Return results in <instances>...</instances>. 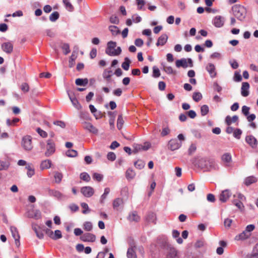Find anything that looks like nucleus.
I'll return each instance as SVG.
<instances>
[{
	"label": "nucleus",
	"mask_w": 258,
	"mask_h": 258,
	"mask_svg": "<svg viewBox=\"0 0 258 258\" xmlns=\"http://www.w3.org/2000/svg\"><path fill=\"white\" fill-rule=\"evenodd\" d=\"M193 164L204 171H210L213 169L216 170L217 168V165L214 160L205 157L195 159Z\"/></svg>",
	"instance_id": "obj_1"
},
{
	"label": "nucleus",
	"mask_w": 258,
	"mask_h": 258,
	"mask_svg": "<svg viewBox=\"0 0 258 258\" xmlns=\"http://www.w3.org/2000/svg\"><path fill=\"white\" fill-rule=\"evenodd\" d=\"M232 11L234 16L239 21H243L246 16V10L244 7L235 5L232 8Z\"/></svg>",
	"instance_id": "obj_2"
},
{
	"label": "nucleus",
	"mask_w": 258,
	"mask_h": 258,
	"mask_svg": "<svg viewBox=\"0 0 258 258\" xmlns=\"http://www.w3.org/2000/svg\"><path fill=\"white\" fill-rule=\"evenodd\" d=\"M32 137L29 135L24 136L22 139L21 145L23 149L27 152L30 151L33 149Z\"/></svg>",
	"instance_id": "obj_3"
},
{
	"label": "nucleus",
	"mask_w": 258,
	"mask_h": 258,
	"mask_svg": "<svg viewBox=\"0 0 258 258\" xmlns=\"http://www.w3.org/2000/svg\"><path fill=\"white\" fill-rule=\"evenodd\" d=\"M175 65L177 68L182 67L183 68H186L188 67H192L193 62L191 58H182L180 59H177L175 61Z\"/></svg>",
	"instance_id": "obj_4"
},
{
	"label": "nucleus",
	"mask_w": 258,
	"mask_h": 258,
	"mask_svg": "<svg viewBox=\"0 0 258 258\" xmlns=\"http://www.w3.org/2000/svg\"><path fill=\"white\" fill-rule=\"evenodd\" d=\"M55 152V144L54 141L51 139H48L47 141L46 151L45 152L46 157L51 156Z\"/></svg>",
	"instance_id": "obj_5"
},
{
	"label": "nucleus",
	"mask_w": 258,
	"mask_h": 258,
	"mask_svg": "<svg viewBox=\"0 0 258 258\" xmlns=\"http://www.w3.org/2000/svg\"><path fill=\"white\" fill-rule=\"evenodd\" d=\"M81 123L83 128L88 131L90 133L94 134H97L98 133V129L95 127L91 123L87 122L86 121H82Z\"/></svg>",
	"instance_id": "obj_6"
},
{
	"label": "nucleus",
	"mask_w": 258,
	"mask_h": 258,
	"mask_svg": "<svg viewBox=\"0 0 258 258\" xmlns=\"http://www.w3.org/2000/svg\"><path fill=\"white\" fill-rule=\"evenodd\" d=\"M2 50L8 54L12 53L13 51V44L11 42H5L2 44Z\"/></svg>",
	"instance_id": "obj_7"
},
{
	"label": "nucleus",
	"mask_w": 258,
	"mask_h": 258,
	"mask_svg": "<svg viewBox=\"0 0 258 258\" xmlns=\"http://www.w3.org/2000/svg\"><path fill=\"white\" fill-rule=\"evenodd\" d=\"M80 239L83 242H93L96 240V236L91 233H85L80 236Z\"/></svg>",
	"instance_id": "obj_8"
},
{
	"label": "nucleus",
	"mask_w": 258,
	"mask_h": 258,
	"mask_svg": "<svg viewBox=\"0 0 258 258\" xmlns=\"http://www.w3.org/2000/svg\"><path fill=\"white\" fill-rule=\"evenodd\" d=\"M181 142H178L176 139H172L168 142V148L172 151H174L179 149L181 146Z\"/></svg>",
	"instance_id": "obj_9"
},
{
	"label": "nucleus",
	"mask_w": 258,
	"mask_h": 258,
	"mask_svg": "<svg viewBox=\"0 0 258 258\" xmlns=\"http://www.w3.org/2000/svg\"><path fill=\"white\" fill-rule=\"evenodd\" d=\"M225 22V19L221 16H215L212 20V23L217 28L222 27Z\"/></svg>",
	"instance_id": "obj_10"
},
{
	"label": "nucleus",
	"mask_w": 258,
	"mask_h": 258,
	"mask_svg": "<svg viewBox=\"0 0 258 258\" xmlns=\"http://www.w3.org/2000/svg\"><path fill=\"white\" fill-rule=\"evenodd\" d=\"M157 243L161 248L165 249L166 251L169 250L170 247H173L168 242L166 238H158Z\"/></svg>",
	"instance_id": "obj_11"
},
{
	"label": "nucleus",
	"mask_w": 258,
	"mask_h": 258,
	"mask_svg": "<svg viewBox=\"0 0 258 258\" xmlns=\"http://www.w3.org/2000/svg\"><path fill=\"white\" fill-rule=\"evenodd\" d=\"M48 192L50 196L53 197L58 200H61L66 198V196L58 190L48 188Z\"/></svg>",
	"instance_id": "obj_12"
},
{
	"label": "nucleus",
	"mask_w": 258,
	"mask_h": 258,
	"mask_svg": "<svg viewBox=\"0 0 258 258\" xmlns=\"http://www.w3.org/2000/svg\"><path fill=\"white\" fill-rule=\"evenodd\" d=\"M81 193L87 198L92 197L94 193V189L91 186H83L81 189Z\"/></svg>",
	"instance_id": "obj_13"
},
{
	"label": "nucleus",
	"mask_w": 258,
	"mask_h": 258,
	"mask_svg": "<svg viewBox=\"0 0 258 258\" xmlns=\"http://www.w3.org/2000/svg\"><path fill=\"white\" fill-rule=\"evenodd\" d=\"M68 96L69 97L70 99L71 100L73 106L78 110L81 108V105L79 103L78 100L74 96V94L73 92H70L69 91H67Z\"/></svg>",
	"instance_id": "obj_14"
},
{
	"label": "nucleus",
	"mask_w": 258,
	"mask_h": 258,
	"mask_svg": "<svg viewBox=\"0 0 258 258\" xmlns=\"http://www.w3.org/2000/svg\"><path fill=\"white\" fill-rule=\"evenodd\" d=\"M245 141L252 148L255 149L257 147V141L253 136H247L245 137Z\"/></svg>",
	"instance_id": "obj_15"
},
{
	"label": "nucleus",
	"mask_w": 258,
	"mask_h": 258,
	"mask_svg": "<svg viewBox=\"0 0 258 258\" xmlns=\"http://www.w3.org/2000/svg\"><path fill=\"white\" fill-rule=\"evenodd\" d=\"M165 258H179L178 250L174 247H170L166 251Z\"/></svg>",
	"instance_id": "obj_16"
},
{
	"label": "nucleus",
	"mask_w": 258,
	"mask_h": 258,
	"mask_svg": "<svg viewBox=\"0 0 258 258\" xmlns=\"http://www.w3.org/2000/svg\"><path fill=\"white\" fill-rule=\"evenodd\" d=\"M126 218L130 222H138L141 219L140 216L138 215L137 212L136 211L130 212Z\"/></svg>",
	"instance_id": "obj_17"
},
{
	"label": "nucleus",
	"mask_w": 258,
	"mask_h": 258,
	"mask_svg": "<svg viewBox=\"0 0 258 258\" xmlns=\"http://www.w3.org/2000/svg\"><path fill=\"white\" fill-rule=\"evenodd\" d=\"M206 71L209 73L211 78H214L217 76L216 67L212 63H209L206 67Z\"/></svg>",
	"instance_id": "obj_18"
},
{
	"label": "nucleus",
	"mask_w": 258,
	"mask_h": 258,
	"mask_svg": "<svg viewBox=\"0 0 258 258\" xmlns=\"http://www.w3.org/2000/svg\"><path fill=\"white\" fill-rule=\"evenodd\" d=\"M116 46V42L110 41L107 43V47L105 50V53L109 56H111V52L115 49Z\"/></svg>",
	"instance_id": "obj_19"
},
{
	"label": "nucleus",
	"mask_w": 258,
	"mask_h": 258,
	"mask_svg": "<svg viewBox=\"0 0 258 258\" xmlns=\"http://www.w3.org/2000/svg\"><path fill=\"white\" fill-rule=\"evenodd\" d=\"M231 195L230 191L228 189L223 190L219 196V200L222 202H226Z\"/></svg>",
	"instance_id": "obj_20"
},
{
	"label": "nucleus",
	"mask_w": 258,
	"mask_h": 258,
	"mask_svg": "<svg viewBox=\"0 0 258 258\" xmlns=\"http://www.w3.org/2000/svg\"><path fill=\"white\" fill-rule=\"evenodd\" d=\"M249 84L247 82H243L241 88V94L243 97H247L249 95Z\"/></svg>",
	"instance_id": "obj_21"
},
{
	"label": "nucleus",
	"mask_w": 258,
	"mask_h": 258,
	"mask_svg": "<svg viewBox=\"0 0 258 258\" xmlns=\"http://www.w3.org/2000/svg\"><path fill=\"white\" fill-rule=\"evenodd\" d=\"M168 36L166 34H162L158 39V41L156 43V45L158 46H163L167 41L168 40Z\"/></svg>",
	"instance_id": "obj_22"
},
{
	"label": "nucleus",
	"mask_w": 258,
	"mask_h": 258,
	"mask_svg": "<svg viewBox=\"0 0 258 258\" xmlns=\"http://www.w3.org/2000/svg\"><path fill=\"white\" fill-rule=\"evenodd\" d=\"M113 75L112 71L110 70H105L102 74V77L107 82H111V77Z\"/></svg>",
	"instance_id": "obj_23"
},
{
	"label": "nucleus",
	"mask_w": 258,
	"mask_h": 258,
	"mask_svg": "<svg viewBox=\"0 0 258 258\" xmlns=\"http://www.w3.org/2000/svg\"><path fill=\"white\" fill-rule=\"evenodd\" d=\"M25 168L27 170V175L28 177L31 178L35 174V169L32 164L28 163Z\"/></svg>",
	"instance_id": "obj_24"
},
{
	"label": "nucleus",
	"mask_w": 258,
	"mask_h": 258,
	"mask_svg": "<svg viewBox=\"0 0 258 258\" xmlns=\"http://www.w3.org/2000/svg\"><path fill=\"white\" fill-rule=\"evenodd\" d=\"M89 107L90 110V111L94 115V116L95 117L96 119L99 118L101 117V112L98 111L93 105H89Z\"/></svg>",
	"instance_id": "obj_25"
},
{
	"label": "nucleus",
	"mask_w": 258,
	"mask_h": 258,
	"mask_svg": "<svg viewBox=\"0 0 258 258\" xmlns=\"http://www.w3.org/2000/svg\"><path fill=\"white\" fill-rule=\"evenodd\" d=\"M250 234H248L245 230L242 232L236 235L235 237V240H244L249 237Z\"/></svg>",
	"instance_id": "obj_26"
},
{
	"label": "nucleus",
	"mask_w": 258,
	"mask_h": 258,
	"mask_svg": "<svg viewBox=\"0 0 258 258\" xmlns=\"http://www.w3.org/2000/svg\"><path fill=\"white\" fill-rule=\"evenodd\" d=\"M156 219V215L153 212H149L146 217V220L149 223H155Z\"/></svg>",
	"instance_id": "obj_27"
},
{
	"label": "nucleus",
	"mask_w": 258,
	"mask_h": 258,
	"mask_svg": "<svg viewBox=\"0 0 258 258\" xmlns=\"http://www.w3.org/2000/svg\"><path fill=\"white\" fill-rule=\"evenodd\" d=\"M51 165V162L50 160L47 159L41 162L40 168L41 170L49 169Z\"/></svg>",
	"instance_id": "obj_28"
},
{
	"label": "nucleus",
	"mask_w": 258,
	"mask_h": 258,
	"mask_svg": "<svg viewBox=\"0 0 258 258\" xmlns=\"http://www.w3.org/2000/svg\"><path fill=\"white\" fill-rule=\"evenodd\" d=\"M238 120V116L236 115H234L232 117L230 116H227L225 118V121L227 125H230L233 122H235Z\"/></svg>",
	"instance_id": "obj_29"
},
{
	"label": "nucleus",
	"mask_w": 258,
	"mask_h": 258,
	"mask_svg": "<svg viewBox=\"0 0 258 258\" xmlns=\"http://www.w3.org/2000/svg\"><path fill=\"white\" fill-rule=\"evenodd\" d=\"M256 181V178L253 176H250L245 178L244 183L246 186H249Z\"/></svg>",
	"instance_id": "obj_30"
},
{
	"label": "nucleus",
	"mask_w": 258,
	"mask_h": 258,
	"mask_svg": "<svg viewBox=\"0 0 258 258\" xmlns=\"http://www.w3.org/2000/svg\"><path fill=\"white\" fill-rule=\"evenodd\" d=\"M172 235L173 238H176V241L178 244L182 243L183 240L179 237L180 233L178 230H173Z\"/></svg>",
	"instance_id": "obj_31"
},
{
	"label": "nucleus",
	"mask_w": 258,
	"mask_h": 258,
	"mask_svg": "<svg viewBox=\"0 0 258 258\" xmlns=\"http://www.w3.org/2000/svg\"><path fill=\"white\" fill-rule=\"evenodd\" d=\"M108 29L111 32L112 35L114 36H117L120 33L119 28L114 25L109 26Z\"/></svg>",
	"instance_id": "obj_32"
},
{
	"label": "nucleus",
	"mask_w": 258,
	"mask_h": 258,
	"mask_svg": "<svg viewBox=\"0 0 258 258\" xmlns=\"http://www.w3.org/2000/svg\"><path fill=\"white\" fill-rule=\"evenodd\" d=\"M151 147V144L150 143L148 142H146L145 143L144 145H137L135 147V150H143V151H147Z\"/></svg>",
	"instance_id": "obj_33"
},
{
	"label": "nucleus",
	"mask_w": 258,
	"mask_h": 258,
	"mask_svg": "<svg viewBox=\"0 0 258 258\" xmlns=\"http://www.w3.org/2000/svg\"><path fill=\"white\" fill-rule=\"evenodd\" d=\"M123 203V200L120 198H116L114 200L112 203L113 208L114 210H117V208Z\"/></svg>",
	"instance_id": "obj_34"
},
{
	"label": "nucleus",
	"mask_w": 258,
	"mask_h": 258,
	"mask_svg": "<svg viewBox=\"0 0 258 258\" xmlns=\"http://www.w3.org/2000/svg\"><path fill=\"white\" fill-rule=\"evenodd\" d=\"M75 83L77 85H78V86H85L88 83V80L87 78H85V79L78 78L76 80Z\"/></svg>",
	"instance_id": "obj_35"
},
{
	"label": "nucleus",
	"mask_w": 258,
	"mask_h": 258,
	"mask_svg": "<svg viewBox=\"0 0 258 258\" xmlns=\"http://www.w3.org/2000/svg\"><path fill=\"white\" fill-rule=\"evenodd\" d=\"M10 165V163L9 161L0 160V171L7 170Z\"/></svg>",
	"instance_id": "obj_36"
},
{
	"label": "nucleus",
	"mask_w": 258,
	"mask_h": 258,
	"mask_svg": "<svg viewBox=\"0 0 258 258\" xmlns=\"http://www.w3.org/2000/svg\"><path fill=\"white\" fill-rule=\"evenodd\" d=\"M136 175L135 171L131 168H128L125 173L126 178L128 179H132L134 178Z\"/></svg>",
	"instance_id": "obj_37"
},
{
	"label": "nucleus",
	"mask_w": 258,
	"mask_h": 258,
	"mask_svg": "<svg viewBox=\"0 0 258 258\" xmlns=\"http://www.w3.org/2000/svg\"><path fill=\"white\" fill-rule=\"evenodd\" d=\"M126 255L127 258H137V255L133 247L128 248Z\"/></svg>",
	"instance_id": "obj_38"
},
{
	"label": "nucleus",
	"mask_w": 258,
	"mask_h": 258,
	"mask_svg": "<svg viewBox=\"0 0 258 258\" xmlns=\"http://www.w3.org/2000/svg\"><path fill=\"white\" fill-rule=\"evenodd\" d=\"M222 161L226 164H229L231 162L232 158L230 153H225L222 156Z\"/></svg>",
	"instance_id": "obj_39"
},
{
	"label": "nucleus",
	"mask_w": 258,
	"mask_h": 258,
	"mask_svg": "<svg viewBox=\"0 0 258 258\" xmlns=\"http://www.w3.org/2000/svg\"><path fill=\"white\" fill-rule=\"evenodd\" d=\"M110 192V188L109 187H106L104 189V193L101 195L100 199V203L103 204L104 200L106 199L107 195Z\"/></svg>",
	"instance_id": "obj_40"
},
{
	"label": "nucleus",
	"mask_w": 258,
	"mask_h": 258,
	"mask_svg": "<svg viewBox=\"0 0 258 258\" xmlns=\"http://www.w3.org/2000/svg\"><path fill=\"white\" fill-rule=\"evenodd\" d=\"M131 63V60L128 57H125L124 62L121 64V67L125 71L128 70L130 68V64Z\"/></svg>",
	"instance_id": "obj_41"
},
{
	"label": "nucleus",
	"mask_w": 258,
	"mask_h": 258,
	"mask_svg": "<svg viewBox=\"0 0 258 258\" xmlns=\"http://www.w3.org/2000/svg\"><path fill=\"white\" fill-rule=\"evenodd\" d=\"M59 17V14L58 12L55 11L50 14L49 16V20L51 22H54L58 19Z\"/></svg>",
	"instance_id": "obj_42"
},
{
	"label": "nucleus",
	"mask_w": 258,
	"mask_h": 258,
	"mask_svg": "<svg viewBox=\"0 0 258 258\" xmlns=\"http://www.w3.org/2000/svg\"><path fill=\"white\" fill-rule=\"evenodd\" d=\"M10 231L12 233V235L13 237L15 238H20V235L18 233V231L16 227L11 226L10 227Z\"/></svg>",
	"instance_id": "obj_43"
},
{
	"label": "nucleus",
	"mask_w": 258,
	"mask_h": 258,
	"mask_svg": "<svg viewBox=\"0 0 258 258\" xmlns=\"http://www.w3.org/2000/svg\"><path fill=\"white\" fill-rule=\"evenodd\" d=\"M134 165L138 169H143L145 165V163L142 160H138L134 163Z\"/></svg>",
	"instance_id": "obj_44"
},
{
	"label": "nucleus",
	"mask_w": 258,
	"mask_h": 258,
	"mask_svg": "<svg viewBox=\"0 0 258 258\" xmlns=\"http://www.w3.org/2000/svg\"><path fill=\"white\" fill-rule=\"evenodd\" d=\"M31 212L33 213V219L38 220L41 218V212L39 210L32 209L31 210Z\"/></svg>",
	"instance_id": "obj_45"
},
{
	"label": "nucleus",
	"mask_w": 258,
	"mask_h": 258,
	"mask_svg": "<svg viewBox=\"0 0 258 258\" xmlns=\"http://www.w3.org/2000/svg\"><path fill=\"white\" fill-rule=\"evenodd\" d=\"M61 48L63 50V52L65 55L68 54L71 51L70 45L68 43H62L61 46Z\"/></svg>",
	"instance_id": "obj_46"
},
{
	"label": "nucleus",
	"mask_w": 258,
	"mask_h": 258,
	"mask_svg": "<svg viewBox=\"0 0 258 258\" xmlns=\"http://www.w3.org/2000/svg\"><path fill=\"white\" fill-rule=\"evenodd\" d=\"M123 123L124 120L123 119L122 115L120 114L118 116L117 120V127L119 130H120L122 128Z\"/></svg>",
	"instance_id": "obj_47"
},
{
	"label": "nucleus",
	"mask_w": 258,
	"mask_h": 258,
	"mask_svg": "<svg viewBox=\"0 0 258 258\" xmlns=\"http://www.w3.org/2000/svg\"><path fill=\"white\" fill-rule=\"evenodd\" d=\"M80 118L82 121L89 120H90L91 118L90 117V115L88 112H81L80 113Z\"/></svg>",
	"instance_id": "obj_48"
},
{
	"label": "nucleus",
	"mask_w": 258,
	"mask_h": 258,
	"mask_svg": "<svg viewBox=\"0 0 258 258\" xmlns=\"http://www.w3.org/2000/svg\"><path fill=\"white\" fill-rule=\"evenodd\" d=\"M83 228L87 231H91L93 229L92 223L90 221L85 222L83 224Z\"/></svg>",
	"instance_id": "obj_49"
},
{
	"label": "nucleus",
	"mask_w": 258,
	"mask_h": 258,
	"mask_svg": "<svg viewBox=\"0 0 258 258\" xmlns=\"http://www.w3.org/2000/svg\"><path fill=\"white\" fill-rule=\"evenodd\" d=\"M209 111V108L207 105H203L201 107V113L202 116H205Z\"/></svg>",
	"instance_id": "obj_50"
},
{
	"label": "nucleus",
	"mask_w": 258,
	"mask_h": 258,
	"mask_svg": "<svg viewBox=\"0 0 258 258\" xmlns=\"http://www.w3.org/2000/svg\"><path fill=\"white\" fill-rule=\"evenodd\" d=\"M233 133V137L236 139L239 140L241 138V135L242 133V131L241 129L237 128L234 129Z\"/></svg>",
	"instance_id": "obj_51"
},
{
	"label": "nucleus",
	"mask_w": 258,
	"mask_h": 258,
	"mask_svg": "<svg viewBox=\"0 0 258 258\" xmlns=\"http://www.w3.org/2000/svg\"><path fill=\"white\" fill-rule=\"evenodd\" d=\"M81 207L84 209L82 211V213L83 214H87L89 213L91 211V210L89 209V208L88 207V204L87 203H82L81 204Z\"/></svg>",
	"instance_id": "obj_52"
},
{
	"label": "nucleus",
	"mask_w": 258,
	"mask_h": 258,
	"mask_svg": "<svg viewBox=\"0 0 258 258\" xmlns=\"http://www.w3.org/2000/svg\"><path fill=\"white\" fill-rule=\"evenodd\" d=\"M66 155L68 157H76L77 156L78 152L75 150L71 149V150H68L66 152Z\"/></svg>",
	"instance_id": "obj_53"
},
{
	"label": "nucleus",
	"mask_w": 258,
	"mask_h": 258,
	"mask_svg": "<svg viewBox=\"0 0 258 258\" xmlns=\"http://www.w3.org/2000/svg\"><path fill=\"white\" fill-rule=\"evenodd\" d=\"M77 56L75 51H73L69 60V66L72 67L75 63V60L76 59Z\"/></svg>",
	"instance_id": "obj_54"
},
{
	"label": "nucleus",
	"mask_w": 258,
	"mask_h": 258,
	"mask_svg": "<svg viewBox=\"0 0 258 258\" xmlns=\"http://www.w3.org/2000/svg\"><path fill=\"white\" fill-rule=\"evenodd\" d=\"M62 174L58 172H56L54 174L55 182L57 183H59L62 178Z\"/></svg>",
	"instance_id": "obj_55"
},
{
	"label": "nucleus",
	"mask_w": 258,
	"mask_h": 258,
	"mask_svg": "<svg viewBox=\"0 0 258 258\" xmlns=\"http://www.w3.org/2000/svg\"><path fill=\"white\" fill-rule=\"evenodd\" d=\"M202 98V95L200 92H195L192 95L193 100L198 102Z\"/></svg>",
	"instance_id": "obj_56"
},
{
	"label": "nucleus",
	"mask_w": 258,
	"mask_h": 258,
	"mask_svg": "<svg viewBox=\"0 0 258 258\" xmlns=\"http://www.w3.org/2000/svg\"><path fill=\"white\" fill-rule=\"evenodd\" d=\"M80 178L84 181L88 182L90 180V176L87 172H83L80 174Z\"/></svg>",
	"instance_id": "obj_57"
},
{
	"label": "nucleus",
	"mask_w": 258,
	"mask_h": 258,
	"mask_svg": "<svg viewBox=\"0 0 258 258\" xmlns=\"http://www.w3.org/2000/svg\"><path fill=\"white\" fill-rule=\"evenodd\" d=\"M63 3L65 5L66 9H68L69 11L72 12L74 10V7L71 3L69 2V0H63Z\"/></svg>",
	"instance_id": "obj_58"
},
{
	"label": "nucleus",
	"mask_w": 258,
	"mask_h": 258,
	"mask_svg": "<svg viewBox=\"0 0 258 258\" xmlns=\"http://www.w3.org/2000/svg\"><path fill=\"white\" fill-rule=\"evenodd\" d=\"M160 76V72L159 69L156 66L153 67V75L152 77L157 78Z\"/></svg>",
	"instance_id": "obj_59"
},
{
	"label": "nucleus",
	"mask_w": 258,
	"mask_h": 258,
	"mask_svg": "<svg viewBox=\"0 0 258 258\" xmlns=\"http://www.w3.org/2000/svg\"><path fill=\"white\" fill-rule=\"evenodd\" d=\"M36 131L39 135L40 136L43 138H46L47 137V133L45 131L42 130L40 127H37L36 129Z\"/></svg>",
	"instance_id": "obj_60"
},
{
	"label": "nucleus",
	"mask_w": 258,
	"mask_h": 258,
	"mask_svg": "<svg viewBox=\"0 0 258 258\" xmlns=\"http://www.w3.org/2000/svg\"><path fill=\"white\" fill-rule=\"evenodd\" d=\"M21 90L26 93L29 91V86L27 83H23L20 86Z\"/></svg>",
	"instance_id": "obj_61"
},
{
	"label": "nucleus",
	"mask_w": 258,
	"mask_h": 258,
	"mask_svg": "<svg viewBox=\"0 0 258 258\" xmlns=\"http://www.w3.org/2000/svg\"><path fill=\"white\" fill-rule=\"evenodd\" d=\"M62 237L61 232L59 230H56L54 231V234H53L52 239L53 240H57Z\"/></svg>",
	"instance_id": "obj_62"
},
{
	"label": "nucleus",
	"mask_w": 258,
	"mask_h": 258,
	"mask_svg": "<svg viewBox=\"0 0 258 258\" xmlns=\"http://www.w3.org/2000/svg\"><path fill=\"white\" fill-rule=\"evenodd\" d=\"M249 110H250V107H249L246 105H244L242 107L241 111H242V114L245 116H247L249 114Z\"/></svg>",
	"instance_id": "obj_63"
},
{
	"label": "nucleus",
	"mask_w": 258,
	"mask_h": 258,
	"mask_svg": "<svg viewBox=\"0 0 258 258\" xmlns=\"http://www.w3.org/2000/svg\"><path fill=\"white\" fill-rule=\"evenodd\" d=\"M110 23L114 24H118L119 22V19L115 15H112L109 18Z\"/></svg>",
	"instance_id": "obj_64"
}]
</instances>
